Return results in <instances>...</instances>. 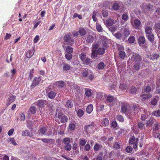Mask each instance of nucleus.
Wrapping results in <instances>:
<instances>
[{
	"instance_id": "56",
	"label": "nucleus",
	"mask_w": 160,
	"mask_h": 160,
	"mask_svg": "<svg viewBox=\"0 0 160 160\" xmlns=\"http://www.w3.org/2000/svg\"><path fill=\"white\" fill-rule=\"evenodd\" d=\"M71 145L69 144H66L64 146L65 149L68 151H70L71 149Z\"/></svg>"
},
{
	"instance_id": "34",
	"label": "nucleus",
	"mask_w": 160,
	"mask_h": 160,
	"mask_svg": "<svg viewBox=\"0 0 160 160\" xmlns=\"http://www.w3.org/2000/svg\"><path fill=\"white\" fill-rule=\"evenodd\" d=\"M114 23V21L112 19H108L106 21V24L108 26H112Z\"/></svg>"
},
{
	"instance_id": "25",
	"label": "nucleus",
	"mask_w": 160,
	"mask_h": 160,
	"mask_svg": "<svg viewBox=\"0 0 160 160\" xmlns=\"http://www.w3.org/2000/svg\"><path fill=\"white\" fill-rule=\"evenodd\" d=\"M56 83V86L59 88L63 87L65 85V82L62 81H58Z\"/></svg>"
},
{
	"instance_id": "46",
	"label": "nucleus",
	"mask_w": 160,
	"mask_h": 160,
	"mask_svg": "<svg viewBox=\"0 0 160 160\" xmlns=\"http://www.w3.org/2000/svg\"><path fill=\"white\" fill-rule=\"evenodd\" d=\"M66 52L67 53H72L73 52V49L71 47L68 46L66 48Z\"/></svg>"
},
{
	"instance_id": "10",
	"label": "nucleus",
	"mask_w": 160,
	"mask_h": 160,
	"mask_svg": "<svg viewBox=\"0 0 160 160\" xmlns=\"http://www.w3.org/2000/svg\"><path fill=\"white\" fill-rule=\"evenodd\" d=\"M118 50L120 51L119 53V56L122 59H124L126 56L125 52L123 51L124 48L123 47L120 46V47L118 48Z\"/></svg>"
},
{
	"instance_id": "38",
	"label": "nucleus",
	"mask_w": 160,
	"mask_h": 160,
	"mask_svg": "<svg viewBox=\"0 0 160 160\" xmlns=\"http://www.w3.org/2000/svg\"><path fill=\"white\" fill-rule=\"evenodd\" d=\"M109 123V120L107 118H103L102 121V124L104 127L108 126Z\"/></svg>"
},
{
	"instance_id": "61",
	"label": "nucleus",
	"mask_w": 160,
	"mask_h": 160,
	"mask_svg": "<svg viewBox=\"0 0 160 160\" xmlns=\"http://www.w3.org/2000/svg\"><path fill=\"white\" fill-rule=\"evenodd\" d=\"M86 142V141L83 139H80L79 144V145L83 146L85 145Z\"/></svg>"
},
{
	"instance_id": "55",
	"label": "nucleus",
	"mask_w": 160,
	"mask_h": 160,
	"mask_svg": "<svg viewBox=\"0 0 160 160\" xmlns=\"http://www.w3.org/2000/svg\"><path fill=\"white\" fill-rule=\"evenodd\" d=\"M117 119L118 120L121 122H123L124 121L123 118L120 115H118L117 116Z\"/></svg>"
},
{
	"instance_id": "47",
	"label": "nucleus",
	"mask_w": 160,
	"mask_h": 160,
	"mask_svg": "<svg viewBox=\"0 0 160 160\" xmlns=\"http://www.w3.org/2000/svg\"><path fill=\"white\" fill-rule=\"evenodd\" d=\"M153 136L156 138L159 139L160 141V133L156 132H153Z\"/></svg>"
},
{
	"instance_id": "12",
	"label": "nucleus",
	"mask_w": 160,
	"mask_h": 160,
	"mask_svg": "<svg viewBox=\"0 0 160 160\" xmlns=\"http://www.w3.org/2000/svg\"><path fill=\"white\" fill-rule=\"evenodd\" d=\"M41 80L40 77L38 78H35L33 79L31 85V87L32 88H34L36 86L38 85Z\"/></svg>"
},
{
	"instance_id": "13",
	"label": "nucleus",
	"mask_w": 160,
	"mask_h": 160,
	"mask_svg": "<svg viewBox=\"0 0 160 160\" xmlns=\"http://www.w3.org/2000/svg\"><path fill=\"white\" fill-rule=\"evenodd\" d=\"M85 39L87 43H91L93 42L94 38L92 34L88 33L86 35Z\"/></svg>"
},
{
	"instance_id": "15",
	"label": "nucleus",
	"mask_w": 160,
	"mask_h": 160,
	"mask_svg": "<svg viewBox=\"0 0 160 160\" xmlns=\"http://www.w3.org/2000/svg\"><path fill=\"white\" fill-rule=\"evenodd\" d=\"M160 57L159 55L156 53H154L151 55H148V57L149 58L150 60L154 61L155 60H157Z\"/></svg>"
},
{
	"instance_id": "29",
	"label": "nucleus",
	"mask_w": 160,
	"mask_h": 160,
	"mask_svg": "<svg viewBox=\"0 0 160 160\" xmlns=\"http://www.w3.org/2000/svg\"><path fill=\"white\" fill-rule=\"evenodd\" d=\"M93 109V105L90 104L86 108V111L88 113H90L92 111Z\"/></svg>"
},
{
	"instance_id": "57",
	"label": "nucleus",
	"mask_w": 160,
	"mask_h": 160,
	"mask_svg": "<svg viewBox=\"0 0 160 160\" xmlns=\"http://www.w3.org/2000/svg\"><path fill=\"white\" fill-rule=\"evenodd\" d=\"M68 127L71 130H73L75 128V125L74 124L71 123L69 124Z\"/></svg>"
},
{
	"instance_id": "21",
	"label": "nucleus",
	"mask_w": 160,
	"mask_h": 160,
	"mask_svg": "<svg viewBox=\"0 0 160 160\" xmlns=\"http://www.w3.org/2000/svg\"><path fill=\"white\" fill-rule=\"evenodd\" d=\"M159 97H157L156 98H153L151 99L150 101L151 104L153 106H155L157 105Z\"/></svg>"
},
{
	"instance_id": "53",
	"label": "nucleus",
	"mask_w": 160,
	"mask_h": 160,
	"mask_svg": "<svg viewBox=\"0 0 160 160\" xmlns=\"http://www.w3.org/2000/svg\"><path fill=\"white\" fill-rule=\"evenodd\" d=\"M132 148L131 146H128L125 148V151L127 153H131L132 150Z\"/></svg>"
},
{
	"instance_id": "33",
	"label": "nucleus",
	"mask_w": 160,
	"mask_h": 160,
	"mask_svg": "<svg viewBox=\"0 0 160 160\" xmlns=\"http://www.w3.org/2000/svg\"><path fill=\"white\" fill-rule=\"evenodd\" d=\"M85 95L87 97H90L92 95V92L91 90V89L88 88H86L85 89Z\"/></svg>"
},
{
	"instance_id": "30",
	"label": "nucleus",
	"mask_w": 160,
	"mask_h": 160,
	"mask_svg": "<svg viewBox=\"0 0 160 160\" xmlns=\"http://www.w3.org/2000/svg\"><path fill=\"white\" fill-rule=\"evenodd\" d=\"M106 65L102 61L100 62L98 65V68L99 70L103 69Z\"/></svg>"
},
{
	"instance_id": "40",
	"label": "nucleus",
	"mask_w": 160,
	"mask_h": 160,
	"mask_svg": "<svg viewBox=\"0 0 160 160\" xmlns=\"http://www.w3.org/2000/svg\"><path fill=\"white\" fill-rule=\"evenodd\" d=\"M97 51L96 49H93L92 50V58H96L98 56Z\"/></svg>"
},
{
	"instance_id": "44",
	"label": "nucleus",
	"mask_w": 160,
	"mask_h": 160,
	"mask_svg": "<svg viewBox=\"0 0 160 160\" xmlns=\"http://www.w3.org/2000/svg\"><path fill=\"white\" fill-rule=\"evenodd\" d=\"M160 125L158 123H155L154 124V126L153 128V132H156L159 130Z\"/></svg>"
},
{
	"instance_id": "50",
	"label": "nucleus",
	"mask_w": 160,
	"mask_h": 160,
	"mask_svg": "<svg viewBox=\"0 0 160 160\" xmlns=\"http://www.w3.org/2000/svg\"><path fill=\"white\" fill-rule=\"evenodd\" d=\"M129 43H132L134 42L135 41V38L134 36H130L128 39Z\"/></svg>"
},
{
	"instance_id": "18",
	"label": "nucleus",
	"mask_w": 160,
	"mask_h": 160,
	"mask_svg": "<svg viewBox=\"0 0 160 160\" xmlns=\"http://www.w3.org/2000/svg\"><path fill=\"white\" fill-rule=\"evenodd\" d=\"M153 6L152 4L150 3H148L146 6H145L144 8L147 11L152 12L153 11Z\"/></svg>"
},
{
	"instance_id": "11",
	"label": "nucleus",
	"mask_w": 160,
	"mask_h": 160,
	"mask_svg": "<svg viewBox=\"0 0 160 160\" xmlns=\"http://www.w3.org/2000/svg\"><path fill=\"white\" fill-rule=\"evenodd\" d=\"M141 21L138 18H136L134 21V22L132 25L133 27L137 29H139L140 28V25H141Z\"/></svg>"
},
{
	"instance_id": "28",
	"label": "nucleus",
	"mask_w": 160,
	"mask_h": 160,
	"mask_svg": "<svg viewBox=\"0 0 160 160\" xmlns=\"http://www.w3.org/2000/svg\"><path fill=\"white\" fill-rule=\"evenodd\" d=\"M82 72V77L86 78L89 75L88 70V69L85 68Z\"/></svg>"
},
{
	"instance_id": "16",
	"label": "nucleus",
	"mask_w": 160,
	"mask_h": 160,
	"mask_svg": "<svg viewBox=\"0 0 160 160\" xmlns=\"http://www.w3.org/2000/svg\"><path fill=\"white\" fill-rule=\"evenodd\" d=\"M121 112L123 113H126L128 111V104L126 103H122Z\"/></svg>"
},
{
	"instance_id": "17",
	"label": "nucleus",
	"mask_w": 160,
	"mask_h": 160,
	"mask_svg": "<svg viewBox=\"0 0 160 160\" xmlns=\"http://www.w3.org/2000/svg\"><path fill=\"white\" fill-rule=\"evenodd\" d=\"M107 101L109 103H112L115 101V98L113 96L108 95L106 96Z\"/></svg>"
},
{
	"instance_id": "22",
	"label": "nucleus",
	"mask_w": 160,
	"mask_h": 160,
	"mask_svg": "<svg viewBox=\"0 0 160 160\" xmlns=\"http://www.w3.org/2000/svg\"><path fill=\"white\" fill-rule=\"evenodd\" d=\"M152 28L150 26H147L145 28V31L147 35L152 33Z\"/></svg>"
},
{
	"instance_id": "1",
	"label": "nucleus",
	"mask_w": 160,
	"mask_h": 160,
	"mask_svg": "<svg viewBox=\"0 0 160 160\" xmlns=\"http://www.w3.org/2000/svg\"><path fill=\"white\" fill-rule=\"evenodd\" d=\"M63 40L67 45L72 46L74 42V39L71 37L69 33H67L63 37Z\"/></svg>"
},
{
	"instance_id": "23",
	"label": "nucleus",
	"mask_w": 160,
	"mask_h": 160,
	"mask_svg": "<svg viewBox=\"0 0 160 160\" xmlns=\"http://www.w3.org/2000/svg\"><path fill=\"white\" fill-rule=\"evenodd\" d=\"M145 38L144 36H141L138 38V44L139 45H142L145 43Z\"/></svg>"
},
{
	"instance_id": "39",
	"label": "nucleus",
	"mask_w": 160,
	"mask_h": 160,
	"mask_svg": "<svg viewBox=\"0 0 160 160\" xmlns=\"http://www.w3.org/2000/svg\"><path fill=\"white\" fill-rule=\"evenodd\" d=\"M120 5L119 3L117 2H114L112 5L113 9L115 10H117L119 9Z\"/></svg>"
},
{
	"instance_id": "63",
	"label": "nucleus",
	"mask_w": 160,
	"mask_h": 160,
	"mask_svg": "<svg viewBox=\"0 0 160 160\" xmlns=\"http://www.w3.org/2000/svg\"><path fill=\"white\" fill-rule=\"evenodd\" d=\"M102 16L104 17H107L108 14V12L106 10H103L102 12Z\"/></svg>"
},
{
	"instance_id": "7",
	"label": "nucleus",
	"mask_w": 160,
	"mask_h": 160,
	"mask_svg": "<svg viewBox=\"0 0 160 160\" xmlns=\"http://www.w3.org/2000/svg\"><path fill=\"white\" fill-rule=\"evenodd\" d=\"M141 119L142 121H144L146 118L147 116L148 115L147 110L143 108L141 109Z\"/></svg>"
},
{
	"instance_id": "60",
	"label": "nucleus",
	"mask_w": 160,
	"mask_h": 160,
	"mask_svg": "<svg viewBox=\"0 0 160 160\" xmlns=\"http://www.w3.org/2000/svg\"><path fill=\"white\" fill-rule=\"evenodd\" d=\"M139 109V106L138 105H135L133 106V110L135 113H138Z\"/></svg>"
},
{
	"instance_id": "59",
	"label": "nucleus",
	"mask_w": 160,
	"mask_h": 160,
	"mask_svg": "<svg viewBox=\"0 0 160 160\" xmlns=\"http://www.w3.org/2000/svg\"><path fill=\"white\" fill-rule=\"evenodd\" d=\"M122 18L123 20L126 21L128 19V15L126 13H124L122 15Z\"/></svg>"
},
{
	"instance_id": "19",
	"label": "nucleus",
	"mask_w": 160,
	"mask_h": 160,
	"mask_svg": "<svg viewBox=\"0 0 160 160\" xmlns=\"http://www.w3.org/2000/svg\"><path fill=\"white\" fill-rule=\"evenodd\" d=\"M152 94H144L141 95V97L142 98V100L143 101H145L147 99L150 98L152 97Z\"/></svg>"
},
{
	"instance_id": "41",
	"label": "nucleus",
	"mask_w": 160,
	"mask_h": 160,
	"mask_svg": "<svg viewBox=\"0 0 160 160\" xmlns=\"http://www.w3.org/2000/svg\"><path fill=\"white\" fill-rule=\"evenodd\" d=\"M36 111V108L33 106H31L29 109V112L32 114H34Z\"/></svg>"
},
{
	"instance_id": "32",
	"label": "nucleus",
	"mask_w": 160,
	"mask_h": 160,
	"mask_svg": "<svg viewBox=\"0 0 160 160\" xmlns=\"http://www.w3.org/2000/svg\"><path fill=\"white\" fill-rule=\"evenodd\" d=\"M148 40L149 41L152 42L154 41V37L153 33L147 35Z\"/></svg>"
},
{
	"instance_id": "20",
	"label": "nucleus",
	"mask_w": 160,
	"mask_h": 160,
	"mask_svg": "<svg viewBox=\"0 0 160 160\" xmlns=\"http://www.w3.org/2000/svg\"><path fill=\"white\" fill-rule=\"evenodd\" d=\"M142 64V63H134L133 66V69L136 71L139 70L141 68Z\"/></svg>"
},
{
	"instance_id": "5",
	"label": "nucleus",
	"mask_w": 160,
	"mask_h": 160,
	"mask_svg": "<svg viewBox=\"0 0 160 160\" xmlns=\"http://www.w3.org/2000/svg\"><path fill=\"white\" fill-rule=\"evenodd\" d=\"M79 58L85 64L89 65L91 62L90 59L86 57V55L82 53L79 55Z\"/></svg>"
},
{
	"instance_id": "42",
	"label": "nucleus",
	"mask_w": 160,
	"mask_h": 160,
	"mask_svg": "<svg viewBox=\"0 0 160 160\" xmlns=\"http://www.w3.org/2000/svg\"><path fill=\"white\" fill-rule=\"evenodd\" d=\"M84 113V112L83 110L81 109H79L77 112V115L79 117H82Z\"/></svg>"
},
{
	"instance_id": "24",
	"label": "nucleus",
	"mask_w": 160,
	"mask_h": 160,
	"mask_svg": "<svg viewBox=\"0 0 160 160\" xmlns=\"http://www.w3.org/2000/svg\"><path fill=\"white\" fill-rule=\"evenodd\" d=\"M47 129V128L45 127H42L40 128L38 132L39 133L41 134L42 135H45L46 133Z\"/></svg>"
},
{
	"instance_id": "62",
	"label": "nucleus",
	"mask_w": 160,
	"mask_h": 160,
	"mask_svg": "<svg viewBox=\"0 0 160 160\" xmlns=\"http://www.w3.org/2000/svg\"><path fill=\"white\" fill-rule=\"evenodd\" d=\"M8 142H11L12 144L14 145H17V143H16L14 138H10L8 139Z\"/></svg>"
},
{
	"instance_id": "9",
	"label": "nucleus",
	"mask_w": 160,
	"mask_h": 160,
	"mask_svg": "<svg viewBox=\"0 0 160 160\" xmlns=\"http://www.w3.org/2000/svg\"><path fill=\"white\" fill-rule=\"evenodd\" d=\"M46 93L48 98L51 99H54L57 94L55 92L51 90L46 91Z\"/></svg>"
},
{
	"instance_id": "58",
	"label": "nucleus",
	"mask_w": 160,
	"mask_h": 160,
	"mask_svg": "<svg viewBox=\"0 0 160 160\" xmlns=\"http://www.w3.org/2000/svg\"><path fill=\"white\" fill-rule=\"evenodd\" d=\"M144 91L146 93H148L151 91V88L149 86H146L144 89Z\"/></svg>"
},
{
	"instance_id": "64",
	"label": "nucleus",
	"mask_w": 160,
	"mask_h": 160,
	"mask_svg": "<svg viewBox=\"0 0 160 160\" xmlns=\"http://www.w3.org/2000/svg\"><path fill=\"white\" fill-rule=\"evenodd\" d=\"M63 142L65 144H69L70 142V140L68 138H66L63 139Z\"/></svg>"
},
{
	"instance_id": "6",
	"label": "nucleus",
	"mask_w": 160,
	"mask_h": 160,
	"mask_svg": "<svg viewBox=\"0 0 160 160\" xmlns=\"http://www.w3.org/2000/svg\"><path fill=\"white\" fill-rule=\"evenodd\" d=\"M138 141V138H136L134 136H132L129 138V142L130 144L133 145V148L134 149H136L137 148Z\"/></svg>"
},
{
	"instance_id": "51",
	"label": "nucleus",
	"mask_w": 160,
	"mask_h": 160,
	"mask_svg": "<svg viewBox=\"0 0 160 160\" xmlns=\"http://www.w3.org/2000/svg\"><path fill=\"white\" fill-rule=\"evenodd\" d=\"M72 55L71 53H66L65 55L66 59L68 60H71L72 58Z\"/></svg>"
},
{
	"instance_id": "36",
	"label": "nucleus",
	"mask_w": 160,
	"mask_h": 160,
	"mask_svg": "<svg viewBox=\"0 0 160 160\" xmlns=\"http://www.w3.org/2000/svg\"><path fill=\"white\" fill-rule=\"evenodd\" d=\"M38 106L41 108H43L44 106V102L42 100L38 101L37 102Z\"/></svg>"
},
{
	"instance_id": "52",
	"label": "nucleus",
	"mask_w": 160,
	"mask_h": 160,
	"mask_svg": "<svg viewBox=\"0 0 160 160\" xmlns=\"http://www.w3.org/2000/svg\"><path fill=\"white\" fill-rule=\"evenodd\" d=\"M128 87L127 85L124 83H122L120 84L119 88L121 89L125 90Z\"/></svg>"
},
{
	"instance_id": "49",
	"label": "nucleus",
	"mask_w": 160,
	"mask_h": 160,
	"mask_svg": "<svg viewBox=\"0 0 160 160\" xmlns=\"http://www.w3.org/2000/svg\"><path fill=\"white\" fill-rule=\"evenodd\" d=\"M111 4V3L110 2L107 1L104 3L103 6L105 7V8H109Z\"/></svg>"
},
{
	"instance_id": "14",
	"label": "nucleus",
	"mask_w": 160,
	"mask_h": 160,
	"mask_svg": "<svg viewBox=\"0 0 160 160\" xmlns=\"http://www.w3.org/2000/svg\"><path fill=\"white\" fill-rule=\"evenodd\" d=\"M156 122V121L155 119L152 118H150L146 122V127H151Z\"/></svg>"
},
{
	"instance_id": "48",
	"label": "nucleus",
	"mask_w": 160,
	"mask_h": 160,
	"mask_svg": "<svg viewBox=\"0 0 160 160\" xmlns=\"http://www.w3.org/2000/svg\"><path fill=\"white\" fill-rule=\"evenodd\" d=\"M137 91L136 88L135 87H131L130 90V93L132 94H134Z\"/></svg>"
},
{
	"instance_id": "26",
	"label": "nucleus",
	"mask_w": 160,
	"mask_h": 160,
	"mask_svg": "<svg viewBox=\"0 0 160 160\" xmlns=\"http://www.w3.org/2000/svg\"><path fill=\"white\" fill-rule=\"evenodd\" d=\"M63 67L62 69L63 71H67L69 70L71 68L70 65L67 63H62Z\"/></svg>"
},
{
	"instance_id": "54",
	"label": "nucleus",
	"mask_w": 160,
	"mask_h": 160,
	"mask_svg": "<svg viewBox=\"0 0 160 160\" xmlns=\"http://www.w3.org/2000/svg\"><path fill=\"white\" fill-rule=\"evenodd\" d=\"M42 141L45 143H50L52 142V139L51 138H42Z\"/></svg>"
},
{
	"instance_id": "35",
	"label": "nucleus",
	"mask_w": 160,
	"mask_h": 160,
	"mask_svg": "<svg viewBox=\"0 0 160 160\" xmlns=\"http://www.w3.org/2000/svg\"><path fill=\"white\" fill-rule=\"evenodd\" d=\"M105 49L104 48H99L97 50L98 54L102 55L105 53Z\"/></svg>"
},
{
	"instance_id": "43",
	"label": "nucleus",
	"mask_w": 160,
	"mask_h": 160,
	"mask_svg": "<svg viewBox=\"0 0 160 160\" xmlns=\"http://www.w3.org/2000/svg\"><path fill=\"white\" fill-rule=\"evenodd\" d=\"M34 54V52L32 51H29L26 53V56L28 58H30Z\"/></svg>"
},
{
	"instance_id": "37",
	"label": "nucleus",
	"mask_w": 160,
	"mask_h": 160,
	"mask_svg": "<svg viewBox=\"0 0 160 160\" xmlns=\"http://www.w3.org/2000/svg\"><path fill=\"white\" fill-rule=\"evenodd\" d=\"M16 99V96L12 95L9 98V102L7 103V106L9 105L10 103L13 102Z\"/></svg>"
},
{
	"instance_id": "8",
	"label": "nucleus",
	"mask_w": 160,
	"mask_h": 160,
	"mask_svg": "<svg viewBox=\"0 0 160 160\" xmlns=\"http://www.w3.org/2000/svg\"><path fill=\"white\" fill-rule=\"evenodd\" d=\"M94 123L92 122L90 125H86L84 127V129L85 131L87 133H90L93 131V128H94Z\"/></svg>"
},
{
	"instance_id": "2",
	"label": "nucleus",
	"mask_w": 160,
	"mask_h": 160,
	"mask_svg": "<svg viewBox=\"0 0 160 160\" xmlns=\"http://www.w3.org/2000/svg\"><path fill=\"white\" fill-rule=\"evenodd\" d=\"M142 57L138 53H133L131 57V59L134 63H142Z\"/></svg>"
},
{
	"instance_id": "45",
	"label": "nucleus",
	"mask_w": 160,
	"mask_h": 160,
	"mask_svg": "<svg viewBox=\"0 0 160 160\" xmlns=\"http://www.w3.org/2000/svg\"><path fill=\"white\" fill-rule=\"evenodd\" d=\"M155 30L158 31L160 30V21L156 22L154 25Z\"/></svg>"
},
{
	"instance_id": "4",
	"label": "nucleus",
	"mask_w": 160,
	"mask_h": 160,
	"mask_svg": "<svg viewBox=\"0 0 160 160\" xmlns=\"http://www.w3.org/2000/svg\"><path fill=\"white\" fill-rule=\"evenodd\" d=\"M86 34V29L84 28H82L79 29L78 31L74 32L73 35L74 37L77 38L80 35L81 37L84 36Z\"/></svg>"
},
{
	"instance_id": "31",
	"label": "nucleus",
	"mask_w": 160,
	"mask_h": 160,
	"mask_svg": "<svg viewBox=\"0 0 160 160\" xmlns=\"http://www.w3.org/2000/svg\"><path fill=\"white\" fill-rule=\"evenodd\" d=\"M152 116H155L157 117H160V110L158 109V110L154 111L151 113Z\"/></svg>"
},
{
	"instance_id": "27",
	"label": "nucleus",
	"mask_w": 160,
	"mask_h": 160,
	"mask_svg": "<svg viewBox=\"0 0 160 160\" xmlns=\"http://www.w3.org/2000/svg\"><path fill=\"white\" fill-rule=\"evenodd\" d=\"M65 106L68 108H71L73 106V103L71 100H68L66 103Z\"/></svg>"
},
{
	"instance_id": "3",
	"label": "nucleus",
	"mask_w": 160,
	"mask_h": 160,
	"mask_svg": "<svg viewBox=\"0 0 160 160\" xmlns=\"http://www.w3.org/2000/svg\"><path fill=\"white\" fill-rule=\"evenodd\" d=\"M56 117L60 120L62 123H64L67 122L68 121V117L67 116L64 115L62 111H60L56 114Z\"/></svg>"
}]
</instances>
